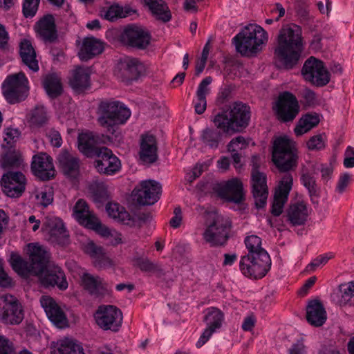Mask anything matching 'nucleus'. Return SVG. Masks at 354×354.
<instances>
[{
	"label": "nucleus",
	"mask_w": 354,
	"mask_h": 354,
	"mask_svg": "<svg viewBox=\"0 0 354 354\" xmlns=\"http://www.w3.org/2000/svg\"><path fill=\"white\" fill-rule=\"evenodd\" d=\"M272 160L279 170L284 174L281 176L274 194L288 198L293 184L291 174L286 172L297 166V156L291 141L286 137H280L274 142Z\"/></svg>",
	"instance_id": "f257e3e1"
},
{
	"label": "nucleus",
	"mask_w": 354,
	"mask_h": 354,
	"mask_svg": "<svg viewBox=\"0 0 354 354\" xmlns=\"http://www.w3.org/2000/svg\"><path fill=\"white\" fill-rule=\"evenodd\" d=\"M303 50L301 30L299 26L291 24L281 28L278 36V45L274 53L277 60L286 69L296 66Z\"/></svg>",
	"instance_id": "f03ea898"
},
{
	"label": "nucleus",
	"mask_w": 354,
	"mask_h": 354,
	"mask_svg": "<svg viewBox=\"0 0 354 354\" xmlns=\"http://www.w3.org/2000/svg\"><path fill=\"white\" fill-rule=\"evenodd\" d=\"M30 262L18 254H12L10 265L12 269L21 277L27 278L30 275H38L48 263L50 253L44 246L37 243L28 245Z\"/></svg>",
	"instance_id": "7ed1b4c3"
},
{
	"label": "nucleus",
	"mask_w": 354,
	"mask_h": 354,
	"mask_svg": "<svg viewBox=\"0 0 354 354\" xmlns=\"http://www.w3.org/2000/svg\"><path fill=\"white\" fill-rule=\"evenodd\" d=\"M250 107L241 102L232 104L227 111L215 115V126L226 133L239 132L246 128L250 120Z\"/></svg>",
	"instance_id": "20e7f679"
},
{
	"label": "nucleus",
	"mask_w": 354,
	"mask_h": 354,
	"mask_svg": "<svg viewBox=\"0 0 354 354\" xmlns=\"http://www.w3.org/2000/svg\"><path fill=\"white\" fill-rule=\"evenodd\" d=\"M268 39V33L262 27L257 24H249L233 40L236 51L243 56L250 57L259 52Z\"/></svg>",
	"instance_id": "39448f33"
},
{
	"label": "nucleus",
	"mask_w": 354,
	"mask_h": 354,
	"mask_svg": "<svg viewBox=\"0 0 354 354\" xmlns=\"http://www.w3.org/2000/svg\"><path fill=\"white\" fill-rule=\"evenodd\" d=\"M1 90L10 104L19 102L24 100L28 95V80L22 72L10 75L3 81Z\"/></svg>",
	"instance_id": "423d86ee"
},
{
	"label": "nucleus",
	"mask_w": 354,
	"mask_h": 354,
	"mask_svg": "<svg viewBox=\"0 0 354 354\" xmlns=\"http://www.w3.org/2000/svg\"><path fill=\"white\" fill-rule=\"evenodd\" d=\"M240 270L243 275L252 279H261L271 267V259L266 251L259 254H247L241 257Z\"/></svg>",
	"instance_id": "0eeeda50"
},
{
	"label": "nucleus",
	"mask_w": 354,
	"mask_h": 354,
	"mask_svg": "<svg viewBox=\"0 0 354 354\" xmlns=\"http://www.w3.org/2000/svg\"><path fill=\"white\" fill-rule=\"evenodd\" d=\"M204 239L212 246L223 245L228 239L230 225L223 216L213 212L209 214Z\"/></svg>",
	"instance_id": "6e6552de"
},
{
	"label": "nucleus",
	"mask_w": 354,
	"mask_h": 354,
	"mask_svg": "<svg viewBox=\"0 0 354 354\" xmlns=\"http://www.w3.org/2000/svg\"><path fill=\"white\" fill-rule=\"evenodd\" d=\"M99 110L98 121L102 126L124 124L131 116L130 110L119 102H102Z\"/></svg>",
	"instance_id": "1a4fd4ad"
},
{
	"label": "nucleus",
	"mask_w": 354,
	"mask_h": 354,
	"mask_svg": "<svg viewBox=\"0 0 354 354\" xmlns=\"http://www.w3.org/2000/svg\"><path fill=\"white\" fill-rule=\"evenodd\" d=\"M259 157L252 156V169L251 171V184L252 194L257 208L265 206L268 196L266 176L259 170Z\"/></svg>",
	"instance_id": "9d476101"
},
{
	"label": "nucleus",
	"mask_w": 354,
	"mask_h": 354,
	"mask_svg": "<svg viewBox=\"0 0 354 354\" xmlns=\"http://www.w3.org/2000/svg\"><path fill=\"white\" fill-rule=\"evenodd\" d=\"M301 73L306 81L317 86H325L330 81V73L324 63L314 57L305 62Z\"/></svg>",
	"instance_id": "9b49d317"
},
{
	"label": "nucleus",
	"mask_w": 354,
	"mask_h": 354,
	"mask_svg": "<svg viewBox=\"0 0 354 354\" xmlns=\"http://www.w3.org/2000/svg\"><path fill=\"white\" fill-rule=\"evenodd\" d=\"M0 319L7 324H19L23 320L21 306L12 295L0 296Z\"/></svg>",
	"instance_id": "f8f14e48"
},
{
	"label": "nucleus",
	"mask_w": 354,
	"mask_h": 354,
	"mask_svg": "<svg viewBox=\"0 0 354 354\" xmlns=\"http://www.w3.org/2000/svg\"><path fill=\"white\" fill-rule=\"evenodd\" d=\"M122 313L116 306H101L95 315L97 324L104 330L118 331L122 325Z\"/></svg>",
	"instance_id": "ddd939ff"
},
{
	"label": "nucleus",
	"mask_w": 354,
	"mask_h": 354,
	"mask_svg": "<svg viewBox=\"0 0 354 354\" xmlns=\"http://www.w3.org/2000/svg\"><path fill=\"white\" fill-rule=\"evenodd\" d=\"M162 187L153 180L141 181L134 189V196L137 202L142 205H151L160 198Z\"/></svg>",
	"instance_id": "4468645a"
},
{
	"label": "nucleus",
	"mask_w": 354,
	"mask_h": 354,
	"mask_svg": "<svg viewBox=\"0 0 354 354\" xmlns=\"http://www.w3.org/2000/svg\"><path fill=\"white\" fill-rule=\"evenodd\" d=\"M27 180L21 171H8L1 179L3 192L9 197L18 198L26 189Z\"/></svg>",
	"instance_id": "2eb2a0df"
},
{
	"label": "nucleus",
	"mask_w": 354,
	"mask_h": 354,
	"mask_svg": "<svg viewBox=\"0 0 354 354\" xmlns=\"http://www.w3.org/2000/svg\"><path fill=\"white\" fill-rule=\"evenodd\" d=\"M274 109L278 118L283 122L292 121L299 111L297 98L289 92H284L279 95Z\"/></svg>",
	"instance_id": "dca6fc26"
},
{
	"label": "nucleus",
	"mask_w": 354,
	"mask_h": 354,
	"mask_svg": "<svg viewBox=\"0 0 354 354\" xmlns=\"http://www.w3.org/2000/svg\"><path fill=\"white\" fill-rule=\"evenodd\" d=\"M146 71L145 66L137 58L126 57L118 65L116 75L123 82L137 80Z\"/></svg>",
	"instance_id": "f3484780"
},
{
	"label": "nucleus",
	"mask_w": 354,
	"mask_h": 354,
	"mask_svg": "<svg viewBox=\"0 0 354 354\" xmlns=\"http://www.w3.org/2000/svg\"><path fill=\"white\" fill-rule=\"evenodd\" d=\"M95 156L97 159L95 161V167L99 173L112 175L120 170V160L107 147H100Z\"/></svg>",
	"instance_id": "a211bd4d"
},
{
	"label": "nucleus",
	"mask_w": 354,
	"mask_h": 354,
	"mask_svg": "<svg viewBox=\"0 0 354 354\" xmlns=\"http://www.w3.org/2000/svg\"><path fill=\"white\" fill-rule=\"evenodd\" d=\"M31 171L41 180H48L55 174L53 158L46 153H39L32 158Z\"/></svg>",
	"instance_id": "6ab92c4d"
},
{
	"label": "nucleus",
	"mask_w": 354,
	"mask_h": 354,
	"mask_svg": "<svg viewBox=\"0 0 354 354\" xmlns=\"http://www.w3.org/2000/svg\"><path fill=\"white\" fill-rule=\"evenodd\" d=\"M42 230L48 235V240L59 245H65L68 241V233L62 221L55 216H46Z\"/></svg>",
	"instance_id": "aec40b11"
},
{
	"label": "nucleus",
	"mask_w": 354,
	"mask_h": 354,
	"mask_svg": "<svg viewBox=\"0 0 354 354\" xmlns=\"http://www.w3.org/2000/svg\"><path fill=\"white\" fill-rule=\"evenodd\" d=\"M224 315L218 308L212 307L206 310L204 320L206 322L207 328L204 330L196 342V346L198 348L203 346L212 334L221 327Z\"/></svg>",
	"instance_id": "412c9836"
},
{
	"label": "nucleus",
	"mask_w": 354,
	"mask_h": 354,
	"mask_svg": "<svg viewBox=\"0 0 354 354\" xmlns=\"http://www.w3.org/2000/svg\"><path fill=\"white\" fill-rule=\"evenodd\" d=\"M121 40L128 46L142 49L149 45L150 36L142 28L131 25L124 29Z\"/></svg>",
	"instance_id": "4be33fe9"
},
{
	"label": "nucleus",
	"mask_w": 354,
	"mask_h": 354,
	"mask_svg": "<svg viewBox=\"0 0 354 354\" xmlns=\"http://www.w3.org/2000/svg\"><path fill=\"white\" fill-rule=\"evenodd\" d=\"M37 276L44 286H57L60 290H63L68 288V282L65 274L58 266L48 269L46 264L44 270Z\"/></svg>",
	"instance_id": "5701e85b"
},
{
	"label": "nucleus",
	"mask_w": 354,
	"mask_h": 354,
	"mask_svg": "<svg viewBox=\"0 0 354 354\" xmlns=\"http://www.w3.org/2000/svg\"><path fill=\"white\" fill-rule=\"evenodd\" d=\"M40 304L47 317L53 324L59 326L66 324L65 313L53 298L50 296H42Z\"/></svg>",
	"instance_id": "b1692460"
},
{
	"label": "nucleus",
	"mask_w": 354,
	"mask_h": 354,
	"mask_svg": "<svg viewBox=\"0 0 354 354\" xmlns=\"http://www.w3.org/2000/svg\"><path fill=\"white\" fill-rule=\"evenodd\" d=\"M220 195L227 201L240 203L244 199L243 185L240 179L232 178L222 187Z\"/></svg>",
	"instance_id": "393cba45"
},
{
	"label": "nucleus",
	"mask_w": 354,
	"mask_h": 354,
	"mask_svg": "<svg viewBox=\"0 0 354 354\" xmlns=\"http://www.w3.org/2000/svg\"><path fill=\"white\" fill-rule=\"evenodd\" d=\"M57 160L59 166L65 176L68 178H76L80 172V160L74 154L67 151H62Z\"/></svg>",
	"instance_id": "a878e982"
},
{
	"label": "nucleus",
	"mask_w": 354,
	"mask_h": 354,
	"mask_svg": "<svg viewBox=\"0 0 354 354\" xmlns=\"http://www.w3.org/2000/svg\"><path fill=\"white\" fill-rule=\"evenodd\" d=\"M71 87L77 92H82L90 86V71L88 68L77 66L73 68L68 77Z\"/></svg>",
	"instance_id": "bb28decb"
},
{
	"label": "nucleus",
	"mask_w": 354,
	"mask_h": 354,
	"mask_svg": "<svg viewBox=\"0 0 354 354\" xmlns=\"http://www.w3.org/2000/svg\"><path fill=\"white\" fill-rule=\"evenodd\" d=\"M103 50L104 44L100 39L93 37H86L83 39L78 56L82 61H87L101 54Z\"/></svg>",
	"instance_id": "cd10ccee"
},
{
	"label": "nucleus",
	"mask_w": 354,
	"mask_h": 354,
	"mask_svg": "<svg viewBox=\"0 0 354 354\" xmlns=\"http://www.w3.org/2000/svg\"><path fill=\"white\" fill-rule=\"evenodd\" d=\"M308 215V209L304 202H297L290 204L286 213L287 221L292 226L304 225Z\"/></svg>",
	"instance_id": "c85d7f7f"
},
{
	"label": "nucleus",
	"mask_w": 354,
	"mask_h": 354,
	"mask_svg": "<svg viewBox=\"0 0 354 354\" xmlns=\"http://www.w3.org/2000/svg\"><path fill=\"white\" fill-rule=\"evenodd\" d=\"M140 157L145 162L153 163L156 161L158 158L157 145L153 136L149 134L142 136Z\"/></svg>",
	"instance_id": "c756f323"
},
{
	"label": "nucleus",
	"mask_w": 354,
	"mask_h": 354,
	"mask_svg": "<svg viewBox=\"0 0 354 354\" xmlns=\"http://www.w3.org/2000/svg\"><path fill=\"white\" fill-rule=\"evenodd\" d=\"M35 30L45 41H53L57 38L55 20L52 15H46L35 25Z\"/></svg>",
	"instance_id": "7c9ffc66"
},
{
	"label": "nucleus",
	"mask_w": 354,
	"mask_h": 354,
	"mask_svg": "<svg viewBox=\"0 0 354 354\" xmlns=\"http://www.w3.org/2000/svg\"><path fill=\"white\" fill-rule=\"evenodd\" d=\"M99 138L91 131L83 132L78 136V149L86 156L96 155L100 147H97Z\"/></svg>",
	"instance_id": "2f4dec72"
},
{
	"label": "nucleus",
	"mask_w": 354,
	"mask_h": 354,
	"mask_svg": "<svg viewBox=\"0 0 354 354\" xmlns=\"http://www.w3.org/2000/svg\"><path fill=\"white\" fill-rule=\"evenodd\" d=\"M326 312L319 301L309 302L306 308V319L309 324L315 326H322L326 320Z\"/></svg>",
	"instance_id": "473e14b6"
},
{
	"label": "nucleus",
	"mask_w": 354,
	"mask_h": 354,
	"mask_svg": "<svg viewBox=\"0 0 354 354\" xmlns=\"http://www.w3.org/2000/svg\"><path fill=\"white\" fill-rule=\"evenodd\" d=\"M50 120V114L47 109L38 104L30 112L28 118L29 126L32 129H39L46 127Z\"/></svg>",
	"instance_id": "72a5a7b5"
},
{
	"label": "nucleus",
	"mask_w": 354,
	"mask_h": 354,
	"mask_svg": "<svg viewBox=\"0 0 354 354\" xmlns=\"http://www.w3.org/2000/svg\"><path fill=\"white\" fill-rule=\"evenodd\" d=\"M19 54L23 63L33 72L39 70L38 61L36 59V53L31 42L28 39H23L19 45Z\"/></svg>",
	"instance_id": "f704fd0d"
},
{
	"label": "nucleus",
	"mask_w": 354,
	"mask_h": 354,
	"mask_svg": "<svg viewBox=\"0 0 354 354\" xmlns=\"http://www.w3.org/2000/svg\"><path fill=\"white\" fill-rule=\"evenodd\" d=\"M212 78L210 76L204 78L199 84L196 91V99L194 100L195 112L202 114L207 107L206 96L209 93V85L212 83Z\"/></svg>",
	"instance_id": "c9c22d12"
},
{
	"label": "nucleus",
	"mask_w": 354,
	"mask_h": 354,
	"mask_svg": "<svg viewBox=\"0 0 354 354\" xmlns=\"http://www.w3.org/2000/svg\"><path fill=\"white\" fill-rule=\"evenodd\" d=\"M145 4L158 20L168 22L171 19V13L163 0H144Z\"/></svg>",
	"instance_id": "e433bc0d"
},
{
	"label": "nucleus",
	"mask_w": 354,
	"mask_h": 354,
	"mask_svg": "<svg viewBox=\"0 0 354 354\" xmlns=\"http://www.w3.org/2000/svg\"><path fill=\"white\" fill-rule=\"evenodd\" d=\"M81 284L84 290L95 297L100 296L104 290L102 279L87 272L81 276Z\"/></svg>",
	"instance_id": "4c0bfd02"
},
{
	"label": "nucleus",
	"mask_w": 354,
	"mask_h": 354,
	"mask_svg": "<svg viewBox=\"0 0 354 354\" xmlns=\"http://www.w3.org/2000/svg\"><path fill=\"white\" fill-rule=\"evenodd\" d=\"M88 229L94 230L102 237L109 239V236H114L112 245H117L122 243V235L115 230H112L102 224L97 217H93L92 223L88 226Z\"/></svg>",
	"instance_id": "58836bf2"
},
{
	"label": "nucleus",
	"mask_w": 354,
	"mask_h": 354,
	"mask_svg": "<svg viewBox=\"0 0 354 354\" xmlns=\"http://www.w3.org/2000/svg\"><path fill=\"white\" fill-rule=\"evenodd\" d=\"M73 216L80 224L88 227L92 223L93 217H97L89 210L88 204L82 199H80L73 207Z\"/></svg>",
	"instance_id": "ea45409f"
},
{
	"label": "nucleus",
	"mask_w": 354,
	"mask_h": 354,
	"mask_svg": "<svg viewBox=\"0 0 354 354\" xmlns=\"http://www.w3.org/2000/svg\"><path fill=\"white\" fill-rule=\"evenodd\" d=\"M51 354H84V353L80 344L69 339H64L52 346Z\"/></svg>",
	"instance_id": "a19ab883"
},
{
	"label": "nucleus",
	"mask_w": 354,
	"mask_h": 354,
	"mask_svg": "<svg viewBox=\"0 0 354 354\" xmlns=\"http://www.w3.org/2000/svg\"><path fill=\"white\" fill-rule=\"evenodd\" d=\"M108 215L118 222L131 225L134 221L125 208L117 203H109L106 206Z\"/></svg>",
	"instance_id": "79ce46f5"
},
{
	"label": "nucleus",
	"mask_w": 354,
	"mask_h": 354,
	"mask_svg": "<svg viewBox=\"0 0 354 354\" xmlns=\"http://www.w3.org/2000/svg\"><path fill=\"white\" fill-rule=\"evenodd\" d=\"M134 10L129 7L123 8L119 4L114 3L101 10V15L106 20L113 21L119 18H124L132 13Z\"/></svg>",
	"instance_id": "37998d69"
},
{
	"label": "nucleus",
	"mask_w": 354,
	"mask_h": 354,
	"mask_svg": "<svg viewBox=\"0 0 354 354\" xmlns=\"http://www.w3.org/2000/svg\"><path fill=\"white\" fill-rule=\"evenodd\" d=\"M320 121L319 116L317 113H308L304 115L298 122L295 129V133L297 136H301L316 127Z\"/></svg>",
	"instance_id": "c03bdc74"
},
{
	"label": "nucleus",
	"mask_w": 354,
	"mask_h": 354,
	"mask_svg": "<svg viewBox=\"0 0 354 354\" xmlns=\"http://www.w3.org/2000/svg\"><path fill=\"white\" fill-rule=\"evenodd\" d=\"M43 85L47 94L51 98L57 97L63 91L60 79L56 74L46 75L43 81Z\"/></svg>",
	"instance_id": "a18cd8bd"
},
{
	"label": "nucleus",
	"mask_w": 354,
	"mask_h": 354,
	"mask_svg": "<svg viewBox=\"0 0 354 354\" xmlns=\"http://www.w3.org/2000/svg\"><path fill=\"white\" fill-rule=\"evenodd\" d=\"M222 133L215 129L206 128L201 134V140L205 145L212 149H216L221 141Z\"/></svg>",
	"instance_id": "49530a36"
},
{
	"label": "nucleus",
	"mask_w": 354,
	"mask_h": 354,
	"mask_svg": "<svg viewBox=\"0 0 354 354\" xmlns=\"http://www.w3.org/2000/svg\"><path fill=\"white\" fill-rule=\"evenodd\" d=\"M89 191L96 203H101L108 198L107 186L103 182L93 181L89 185Z\"/></svg>",
	"instance_id": "de8ad7c7"
},
{
	"label": "nucleus",
	"mask_w": 354,
	"mask_h": 354,
	"mask_svg": "<svg viewBox=\"0 0 354 354\" xmlns=\"http://www.w3.org/2000/svg\"><path fill=\"white\" fill-rule=\"evenodd\" d=\"M244 243L250 255L259 254L262 251H266L261 247V239L255 234L245 236Z\"/></svg>",
	"instance_id": "09e8293b"
},
{
	"label": "nucleus",
	"mask_w": 354,
	"mask_h": 354,
	"mask_svg": "<svg viewBox=\"0 0 354 354\" xmlns=\"http://www.w3.org/2000/svg\"><path fill=\"white\" fill-rule=\"evenodd\" d=\"M342 296L339 301L341 306H354V281L344 285L342 288Z\"/></svg>",
	"instance_id": "8fccbe9b"
},
{
	"label": "nucleus",
	"mask_w": 354,
	"mask_h": 354,
	"mask_svg": "<svg viewBox=\"0 0 354 354\" xmlns=\"http://www.w3.org/2000/svg\"><path fill=\"white\" fill-rule=\"evenodd\" d=\"M133 265L142 272H153L157 270V265L146 257H136L133 260Z\"/></svg>",
	"instance_id": "3c124183"
},
{
	"label": "nucleus",
	"mask_w": 354,
	"mask_h": 354,
	"mask_svg": "<svg viewBox=\"0 0 354 354\" xmlns=\"http://www.w3.org/2000/svg\"><path fill=\"white\" fill-rule=\"evenodd\" d=\"M22 162V159L15 154L5 155L0 159V165L4 169L19 167Z\"/></svg>",
	"instance_id": "603ef678"
},
{
	"label": "nucleus",
	"mask_w": 354,
	"mask_h": 354,
	"mask_svg": "<svg viewBox=\"0 0 354 354\" xmlns=\"http://www.w3.org/2000/svg\"><path fill=\"white\" fill-rule=\"evenodd\" d=\"M35 198L37 203L44 207H47L52 203L53 196L50 189L46 188L37 190L35 192Z\"/></svg>",
	"instance_id": "864d4df0"
},
{
	"label": "nucleus",
	"mask_w": 354,
	"mask_h": 354,
	"mask_svg": "<svg viewBox=\"0 0 354 354\" xmlns=\"http://www.w3.org/2000/svg\"><path fill=\"white\" fill-rule=\"evenodd\" d=\"M84 251L88 254L95 261L100 255L104 252V248L97 245L93 241H88L84 245Z\"/></svg>",
	"instance_id": "5fc2aeb1"
},
{
	"label": "nucleus",
	"mask_w": 354,
	"mask_h": 354,
	"mask_svg": "<svg viewBox=\"0 0 354 354\" xmlns=\"http://www.w3.org/2000/svg\"><path fill=\"white\" fill-rule=\"evenodd\" d=\"M334 257L332 252L321 254L313 259L307 266L306 270L309 272L314 271L317 268L322 265H325L328 260Z\"/></svg>",
	"instance_id": "6e6d98bb"
},
{
	"label": "nucleus",
	"mask_w": 354,
	"mask_h": 354,
	"mask_svg": "<svg viewBox=\"0 0 354 354\" xmlns=\"http://www.w3.org/2000/svg\"><path fill=\"white\" fill-rule=\"evenodd\" d=\"M307 145L310 150H321L324 149L326 145V136L324 134H318L311 137L308 141Z\"/></svg>",
	"instance_id": "4d7b16f0"
},
{
	"label": "nucleus",
	"mask_w": 354,
	"mask_h": 354,
	"mask_svg": "<svg viewBox=\"0 0 354 354\" xmlns=\"http://www.w3.org/2000/svg\"><path fill=\"white\" fill-rule=\"evenodd\" d=\"M40 0H24L23 13L26 17H32L35 15Z\"/></svg>",
	"instance_id": "13d9d810"
},
{
	"label": "nucleus",
	"mask_w": 354,
	"mask_h": 354,
	"mask_svg": "<svg viewBox=\"0 0 354 354\" xmlns=\"http://www.w3.org/2000/svg\"><path fill=\"white\" fill-rule=\"evenodd\" d=\"M21 135V132L18 129L7 128L4 131L3 140L6 142L8 147H12V145L18 140Z\"/></svg>",
	"instance_id": "bf43d9fd"
},
{
	"label": "nucleus",
	"mask_w": 354,
	"mask_h": 354,
	"mask_svg": "<svg viewBox=\"0 0 354 354\" xmlns=\"http://www.w3.org/2000/svg\"><path fill=\"white\" fill-rule=\"evenodd\" d=\"M248 141L241 136L232 139L227 145L228 151L230 152L238 151L245 149L248 146Z\"/></svg>",
	"instance_id": "052dcab7"
},
{
	"label": "nucleus",
	"mask_w": 354,
	"mask_h": 354,
	"mask_svg": "<svg viewBox=\"0 0 354 354\" xmlns=\"http://www.w3.org/2000/svg\"><path fill=\"white\" fill-rule=\"evenodd\" d=\"M288 198L274 194L271 212L274 216H279L282 212L284 204L286 203Z\"/></svg>",
	"instance_id": "680f3d73"
},
{
	"label": "nucleus",
	"mask_w": 354,
	"mask_h": 354,
	"mask_svg": "<svg viewBox=\"0 0 354 354\" xmlns=\"http://www.w3.org/2000/svg\"><path fill=\"white\" fill-rule=\"evenodd\" d=\"M301 180L302 184L308 190L310 196L315 195L316 183L314 178L308 174H303Z\"/></svg>",
	"instance_id": "e2e57ef3"
},
{
	"label": "nucleus",
	"mask_w": 354,
	"mask_h": 354,
	"mask_svg": "<svg viewBox=\"0 0 354 354\" xmlns=\"http://www.w3.org/2000/svg\"><path fill=\"white\" fill-rule=\"evenodd\" d=\"M352 179V176L346 172L342 174L338 180L336 187V191L340 194L343 193L348 186Z\"/></svg>",
	"instance_id": "0e129e2a"
},
{
	"label": "nucleus",
	"mask_w": 354,
	"mask_h": 354,
	"mask_svg": "<svg viewBox=\"0 0 354 354\" xmlns=\"http://www.w3.org/2000/svg\"><path fill=\"white\" fill-rule=\"evenodd\" d=\"M316 169L321 172L322 179L324 182H327L331 178L333 172V167L331 164H319Z\"/></svg>",
	"instance_id": "69168bd1"
},
{
	"label": "nucleus",
	"mask_w": 354,
	"mask_h": 354,
	"mask_svg": "<svg viewBox=\"0 0 354 354\" xmlns=\"http://www.w3.org/2000/svg\"><path fill=\"white\" fill-rule=\"evenodd\" d=\"M93 263L95 266L99 268H111L114 265L113 261L105 254L104 251Z\"/></svg>",
	"instance_id": "338daca9"
},
{
	"label": "nucleus",
	"mask_w": 354,
	"mask_h": 354,
	"mask_svg": "<svg viewBox=\"0 0 354 354\" xmlns=\"http://www.w3.org/2000/svg\"><path fill=\"white\" fill-rule=\"evenodd\" d=\"M0 354H15L12 343L1 335H0Z\"/></svg>",
	"instance_id": "774afa93"
}]
</instances>
